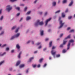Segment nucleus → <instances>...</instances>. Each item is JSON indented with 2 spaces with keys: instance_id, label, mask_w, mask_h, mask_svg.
I'll use <instances>...</instances> for the list:
<instances>
[{
  "instance_id": "nucleus-1",
  "label": "nucleus",
  "mask_w": 75,
  "mask_h": 75,
  "mask_svg": "<svg viewBox=\"0 0 75 75\" xmlns=\"http://www.w3.org/2000/svg\"><path fill=\"white\" fill-rule=\"evenodd\" d=\"M39 24V25H43V24H44V23L42 22H40V20H38L37 21L36 23H35V26H38V25Z\"/></svg>"
},
{
  "instance_id": "nucleus-2",
  "label": "nucleus",
  "mask_w": 75,
  "mask_h": 75,
  "mask_svg": "<svg viewBox=\"0 0 75 75\" xmlns=\"http://www.w3.org/2000/svg\"><path fill=\"white\" fill-rule=\"evenodd\" d=\"M74 40H71L69 41V43L67 45V50H69V46H70V42H74Z\"/></svg>"
},
{
  "instance_id": "nucleus-3",
  "label": "nucleus",
  "mask_w": 75,
  "mask_h": 75,
  "mask_svg": "<svg viewBox=\"0 0 75 75\" xmlns=\"http://www.w3.org/2000/svg\"><path fill=\"white\" fill-rule=\"evenodd\" d=\"M64 23H62V21H59V25H60L59 28H62V27L64 25Z\"/></svg>"
},
{
  "instance_id": "nucleus-4",
  "label": "nucleus",
  "mask_w": 75,
  "mask_h": 75,
  "mask_svg": "<svg viewBox=\"0 0 75 75\" xmlns=\"http://www.w3.org/2000/svg\"><path fill=\"white\" fill-rule=\"evenodd\" d=\"M20 35V33H17L15 35L12 36L11 38V40H13L16 37H18Z\"/></svg>"
},
{
  "instance_id": "nucleus-5",
  "label": "nucleus",
  "mask_w": 75,
  "mask_h": 75,
  "mask_svg": "<svg viewBox=\"0 0 75 75\" xmlns=\"http://www.w3.org/2000/svg\"><path fill=\"white\" fill-rule=\"evenodd\" d=\"M7 8L6 9L8 11H10V10H11L12 9V7H10V5H8L7 6Z\"/></svg>"
},
{
  "instance_id": "nucleus-6",
  "label": "nucleus",
  "mask_w": 75,
  "mask_h": 75,
  "mask_svg": "<svg viewBox=\"0 0 75 75\" xmlns=\"http://www.w3.org/2000/svg\"><path fill=\"white\" fill-rule=\"evenodd\" d=\"M67 42V41H64L63 40V42L62 44H61L60 46V48H62L63 47V45H65V44H66V42Z\"/></svg>"
},
{
  "instance_id": "nucleus-7",
  "label": "nucleus",
  "mask_w": 75,
  "mask_h": 75,
  "mask_svg": "<svg viewBox=\"0 0 75 75\" xmlns=\"http://www.w3.org/2000/svg\"><path fill=\"white\" fill-rule=\"evenodd\" d=\"M51 20V18H50L49 19H48L46 20V21H45V25H47V24H48V22L49 21H50Z\"/></svg>"
},
{
  "instance_id": "nucleus-8",
  "label": "nucleus",
  "mask_w": 75,
  "mask_h": 75,
  "mask_svg": "<svg viewBox=\"0 0 75 75\" xmlns=\"http://www.w3.org/2000/svg\"><path fill=\"white\" fill-rule=\"evenodd\" d=\"M56 52H54V50H52L51 51V53L52 54V55H54H54H55V54H56Z\"/></svg>"
},
{
  "instance_id": "nucleus-9",
  "label": "nucleus",
  "mask_w": 75,
  "mask_h": 75,
  "mask_svg": "<svg viewBox=\"0 0 75 75\" xmlns=\"http://www.w3.org/2000/svg\"><path fill=\"white\" fill-rule=\"evenodd\" d=\"M20 61H18L16 64V66H18V65L20 64Z\"/></svg>"
},
{
  "instance_id": "nucleus-10",
  "label": "nucleus",
  "mask_w": 75,
  "mask_h": 75,
  "mask_svg": "<svg viewBox=\"0 0 75 75\" xmlns=\"http://www.w3.org/2000/svg\"><path fill=\"white\" fill-rule=\"evenodd\" d=\"M16 47L18 49H20V46H19V45L18 44H17L16 45Z\"/></svg>"
},
{
  "instance_id": "nucleus-11",
  "label": "nucleus",
  "mask_w": 75,
  "mask_h": 75,
  "mask_svg": "<svg viewBox=\"0 0 75 75\" xmlns=\"http://www.w3.org/2000/svg\"><path fill=\"white\" fill-rule=\"evenodd\" d=\"M30 19H31V17H30L29 16H28L26 18V20L27 21L28 20H30Z\"/></svg>"
},
{
  "instance_id": "nucleus-12",
  "label": "nucleus",
  "mask_w": 75,
  "mask_h": 75,
  "mask_svg": "<svg viewBox=\"0 0 75 75\" xmlns=\"http://www.w3.org/2000/svg\"><path fill=\"white\" fill-rule=\"evenodd\" d=\"M71 37V35H69L68 36H67L66 38H65V40H67V39H68V38H69Z\"/></svg>"
},
{
  "instance_id": "nucleus-13",
  "label": "nucleus",
  "mask_w": 75,
  "mask_h": 75,
  "mask_svg": "<svg viewBox=\"0 0 75 75\" xmlns=\"http://www.w3.org/2000/svg\"><path fill=\"white\" fill-rule=\"evenodd\" d=\"M21 52L19 54L18 57V58H20V57L21 55Z\"/></svg>"
},
{
  "instance_id": "nucleus-14",
  "label": "nucleus",
  "mask_w": 75,
  "mask_h": 75,
  "mask_svg": "<svg viewBox=\"0 0 75 75\" xmlns=\"http://www.w3.org/2000/svg\"><path fill=\"white\" fill-rule=\"evenodd\" d=\"M53 6H55L56 5V2H53L52 4Z\"/></svg>"
},
{
  "instance_id": "nucleus-15",
  "label": "nucleus",
  "mask_w": 75,
  "mask_h": 75,
  "mask_svg": "<svg viewBox=\"0 0 75 75\" xmlns=\"http://www.w3.org/2000/svg\"><path fill=\"white\" fill-rule=\"evenodd\" d=\"M52 42L51 41L49 43V47H51V46H52Z\"/></svg>"
},
{
  "instance_id": "nucleus-16",
  "label": "nucleus",
  "mask_w": 75,
  "mask_h": 75,
  "mask_svg": "<svg viewBox=\"0 0 75 75\" xmlns=\"http://www.w3.org/2000/svg\"><path fill=\"white\" fill-rule=\"evenodd\" d=\"M42 60H43V59L41 58L39 60V61L40 63H41L42 62Z\"/></svg>"
},
{
  "instance_id": "nucleus-17",
  "label": "nucleus",
  "mask_w": 75,
  "mask_h": 75,
  "mask_svg": "<svg viewBox=\"0 0 75 75\" xmlns=\"http://www.w3.org/2000/svg\"><path fill=\"white\" fill-rule=\"evenodd\" d=\"M40 34L41 35H42L44 34V31L43 30L40 31Z\"/></svg>"
},
{
  "instance_id": "nucleus-18",
  "label": "nucleus",
  "mask_w": 75,
  "mask_h": 75,
  "mask_svg": "<svg viewBox=\"0 0 75 75\" xmlns=\"http://www.w3.org/2000/svg\"><path fill=\"white\" fill-rule=\"evenodd\" d=\"M62 17H65V14L64 13H62Z\"/></svg>"
},
{
  "instance_id": "nucleus-19",
  "label": "nucleus",
  "mask_w": 75,
  "mask_h": 75,
  "mask_svg": "<svg viewBox=\"0 0 75 75\" xmlns=\"http://www.w3.org/2000/svg\"><path fill=\"white\" fill-rule=\"evenodd\" d=\"M72 4H73V1H71L69 5V6H71Z\"/></svg>"
},
{
  "instance_id": "nucleus-20",
  "label": "nucleus",
  "mask_w": 75,
  "mask_h": 75,
  "mask_svg": "<svg viewBox=\"0 0 75 75\" xmlns=\"http://www.w3.org/2000/svg\"><path fill=\"white\" fill-rule=\"evenodd\" d=\"M33 59H34V57H32L30 58L29 60V62H31V61Z\"/></svg>"
},
{
  "instance_id": "nucleus-21",
  "label": "nucleus",
  "mask_w": 75,
  "mask_h": 75,
  "mask_svg": "<svg viewBox=\"0 0 75 75\" xmlns=\"http://www.w3.org/2000/svg\"><path fill=\"white\" fill-rule=\"evenodd\" d=\"M6 54V52H4L2 54H1V53H0V56H3L4 55Z\"/></svg>"
},
{
  "instance_id": "nucleus-22",
  "label": "nucleus",
  "mask_w": 75,
  "mask_h": 75,
  "mask_svg": "<svg viewBox=\"0 0 75 75\" xmlns=\"http://www.w3.org/2000/svg\"><path fill=\"white\" fill-rule=\"evenodd\" d=\"M24 67V64H22L20 66V68H23V67Z\"/></svg>"
},
{
  "instance_id": "nucleus-23",
  "label": "nucleus",
  "mask_w": 75,
  "mask_h": 75,
  "mask_svg": "<svg viewBox=\"0 0 75 75\" xmlns=\"http://www.w3.org/2000/svg\"><path fill=\"white\" fill-rule=\"evenodd\" d=\"M67 0H63V3H67Z\"/></svg>"
},
{
  "instance_id": "nucleus-24",
  "label": "nucleus",
  "mask_w": 75,
  "mask_h": 75,
  "mask_svg": "<svg viewBox=\"0 0 75 75\" xmlns=\"http://www.w3.org/2000/svg\"><path fill=\"white\" fill-rule=\"evenodd\" d=\"M67 52V50L65 49H64L62 51L63 53H65V52Z\"/></svg>"
},
{
  "instance_id": "nucleus-25",
  "label": "nucleus",
  "mask_w": 75,
  "mask_h": 75,
  "mask_svg": "<svg viewBox=\"0 0 75 75\" xmlns=\"http://www.w3.org/2000/svg\"><path fill=\"white\" fill-rule=\"evenodd\" d=\"M60 57V54H57L56 55V57H57V58H58V57Z\"/></svg>"
},
{
  "instance_id": "nucleus-26",
  "label": "nucleus",
  "mask_w": 75,
  "mask_h": 75,
  "mask_svg": "<svg viewBox=\"0 0 75 75\" xmlns=\"http://www.w3.org/2000/svg\"><path fill=\"white\" fill-rule=\"evenodd\" d=\"M30 13H31V11H29L27 12L26 14L27 15V14H30Z\"/></svg>"
},
{
  "instance_id": "nucleus-27",
  "label": "nucleus",
  "mask_w": 75,
  "mask_h": 75,
  "mask_svg": "<svg viewBox=\"0 0 75 75\" xmlns=\"http://www.w3.org/2000/svg\"><path fill=\"white\" fill-rule=\"evenodd\" d=\"M19 28H18L15 31V33H17V32L18 31V30L19 29Z\"/></svg>"
},
{
  "instance_id": "nucleus-28",
  "label": "nucleus",
  "mask_w": 75,
  "mask_h": 75,
  "mask_svg": "<svg viewBox=\"0 0 75 75\" xmlns=\"http://www.w3.org/2000/svg\"><path fill=\"white\" fill-rule=\"evenodd\" d=\"M16 28V26H15L13 27V28H11V30H14V29H15Z\"/></svg>"
},
{
  "instance_id": "nucleus-29",
  "label": "nucleus",
  "mask_w": 75,
  "mask_h": 75,
  "mask_svg": "<svg viewBox=\"0 0 75 75\" xmlns=\"http://www.w3.org/2000/svg\"><path fill=\"white\" fill-rule=\"evenodd\" d=\"M4 61H1V62H0V65H1V64H3V63H4Z\"/></svg>"
},
{
  "instance_id": "nucleus-30",
  "label": "nucleus",
  "mask_w": 75,
  "mask_h": 75,
  "mask_svg": "<svg viewBox=\"0 0 75 75\" xmlns=\"http://www.w3.org/2000/svg\"><path fill=\"white\" fill-rule=\"evenodd\" d=\"M32 66L33 68H35L37 67V65L36 64L33 65Z\"/></svg>"
},
{
  "instance_id": "nucleus-31",
  "label": "nucleus",
  "mask_w": 75,
  "mask_h": 75,
  "mask_svg": "<svg viewBox=\"0 0 75 75\" xmlns=\"http://www.w3.org/2000/svg\"><path fill=\"white\" fill-rule=\"evenodd\" d=\"M10 49V48L9 47H6V51H8Z\"/></svg>"
},
{
  "instance_id": "nucleus-32",
  "label": "nucleus",
  "mask_w": 75,
  "mask_h": 75,
  "mask_svg": "<svg viewBox=\"0 0 75 75\" xmlns=\"http://www.w3.org/2000/svg\"><path fill=\"white\" fill-rule=\"evenodd\" d=\"M16 10H20V7H17L16 8Z\"/></svg>"
},
{
  "instance_id": "nucleus-33",
  "label": "nucleus",
  "mask_w": 75,
  "mask_h": 75,
  "mask_svg": "<svg viewBox=\"0 0 75 75\" xmlns=\"http://www.w3.org/2000/svg\"><path fill=\"white\" fill-rule=\"evenodd\" d=\"M59 12H60V10H59L58 11H57L56 12H55V14L57 13H59Z\"/></svg>"
},
{
  "instance_id": "nucleus-34",
  "label": "nucleus",
  "mask_w": 75,
  "mask_h": 75,
  "mask_svg": "<svg viewBox=\"0 0 75 75\" xmlns=\"http://www.w3.org/2000/svg\"><path fill=\"white\" fill-rule=\"evenodd\" d=\"M3 16H2L0 18V20H3Z\"/></svg>"
},
{
  "instance_id": "nucleus-35",
  "label": "nucleus",
  "mask_w": 75,
  "mask_h": 75,
  "mask_svg": "<svg viewBox=\"0 0 75 75\" xmlns=\"http://www.w3.org/2000/svg\"><path fill=\"white\" fill-rule=\"evenodd\" d=\"M71 18H72V16H69L68 17V18L69 20H70V19H71Z\"/></svg>"
},
{
  "instance_id": "nucleus-36",
  "label": "nucleus",
  "mask_w": 75,
  "mask_h": 75,
  "mask_svg": "<svg viewBox=\"0 0 75 75\" xmlns=\"http://www.w3.org/2000/svg\"><path fill=\"white\" fill-rule=\"evenodd\" d=\"M11 1V2H14V1H17V0H10Z\"/></svg>"
},
{
  "instance_id": "nucleus-37",
  "label": "nucleus",
  "mask_w": 75,
  "mask_h": 75,
  "mask_svg": "<svg viewBox=\"0 0 75 75\" xmlns=\"http://www.w3.org/2000/svg\"><path fill=\"white\" fill-rule=\"evenodd\" d=\"M74 30H72L69 31V33H72V32H74Z\"/></svg>"
},
{
  "instance_id": "nucleus-38",
  "label": "nucleus",
  "mask_w": 75,
  "mask_h": 75,
  "mask_svg": "<svg viewBox=\"0 0 75 75\" xmlns=\"http://www.w3.org/2000/svg\"><path fill=\"white\" fill-rule=\"evenodd\" d=\"M27 7H25L24 8V11H26V10H27Z\"/></svg>"
},
{
  "instance_id": "nucleus-39",
  "label": "nucleus",
  "mask_w": 75,
  "mask_h": 75,
  "mask_svg": "<svg viewBox=\"0 0 75 75\" xmlns=\"http://www.w3.org/2000/svg\"><path fill=\"white\" fill-rule=\"evenodd\" d=\"M41 44V42H38L36 44L37 45H39L40 44Z\"/></svg>"
},
{
  "instance_id": "nucleus-40",
  "label": "nucleus",
  "mask_w": 75,
  "mask_h": 75,
  "mask_svg": "<svg viewBox=\"0 0 75 75\" xmlns=\"http://www.w3.org/2000/svg\"><path fill=\"white\" fill-rule=\"evenodd\" d=\"M3 34H4V32L3 31L0 34V35H1Z\"/></svg>"
},
{
  "instance_id": "nucleus-41",
  "label": "nucleus",
  "mask_w": 75,
  "mask_h": 75,
  "mask_svg": "<svg viewBox=\"0 0 75 75\" xmlns=\"http://www.w3.org/2000/svg\"><path fill=\"white\" fill-rule=\"evenodd\" d=\"M40 64H39L37 65V67L38 68H40Z\"/></svg>"
},
{
  "instance_id": "nucleus-42",
  "label": "nucleus",
  "mask_w": 75,
  "mask_h": 75,
  "mask_svg": "<svg viewBox=\"0 0 75 75\" xmlns=\"http://www.w3.org/2000/svg\"><path fill=\"white\" fill-rule=\"evenodd\" d=\"M47 66V64H45L43 65V67H45Z\"/></svg>"
},
{
  "instance_id": "nucleus-43",
  "label": "nucleus",
  "mask_w": 75,
  "mask_h": 75,
  "mask_svg": "<svg viewBox=\"0 0 75 75\" xmlns=\"http://www.w3.org/2000/svg\"><path fill=\"white\" fill-rule=\"evenodd\" d=\"M38 48H39V49H40V48H41V45H40L38 47Z\"/></svg>"
},
{
  "instance_id": "nucleus-44",
  "label": "nucleus",
  "mask_w": 75,
  "mask_h": 75,
  "mask_svg": "<svg viewBox=\"0 0 75 75\" xmlns=\"http://www.w3.org/2000/svg\"><path fill=\"white\" fill-rule=\"evenodd\" d=\"M55 47L53 46L52 48V50H54V49H55Z\"/></svg>"
},
{
  "instance_id": "nucleus-45",
  "label": "nucleus",
  "mask_w": 75,
  "mask_h": 75,
  "mask_svg": "<svg viewBox=\"0 0 75 75\" xmlns=\"http://www.w3.org/2000/svg\"><path fill=\"white\" fill-rule=\"evenodd\" d=\"M20 13H18L17 14V15H16V16H19V15H20Z\"/></svg>"
},
{
  "instance_id": "nucleus-46",
  "label": "nucleus",
  "mask_w": 75,
  "mask_h": 75,
  "mask_svg": "<svg viewBox=\"0 0 75 75\" xmlns=\"http://www.w3.org/2000/svg\"><path fill=\"white\" fill-rule=\"evenodd\" d=\"M28 69H27L26 71V74H27V73H28Z\"/></svg>"
},
{
  "instance_id": "nucleus-47",
  "label": "nucleus",
  "mask_w": 75,
  "mask_h": 75,
  "mask_svg": "<svg viewBox=\"0 0 75 75\" xmlns=\"http://www.w3.org/2000/svg\"><path fill=\"white\" fill-rule=\"evenodd\" d=\"M68 11V9H67L66 10V11H65V13H67V12Z\"/></svg>"
},
{
  "instance_id": "nucleus-48",
  "label": "nucleus",
  "mask_w": 75,
  "mask_h": 75,
  "mask_svg": "<svg viewBox=\"0 0 75 75\" xmlns=\"http://www.w3.org/2000/svg\"><path fill=\"white\" fill-rule=\"evenodd\" d=\"M62 35H63V34H62L60 35V37H62Z\"/></svg>"
},
{
  "instance_id": "nucleus-49",
  "label": "nucleus",
  "mask_w": 75,
  "mask_h": 75,
  "mask_svg": "<svg viewBox=\"0 0 75 75\" xmlns=\"http://www.w3.org/2000/svg\"><path fill=\"white\" fill-rule=\"evenodd\" d=\"M37 0H35L34 1V3H36V2H37Z\"/></svg>"
},
{
  "instance_id": "nucleus-50",
  "label": "nucleus",
  "mask_w": 75,
  "mask_h": 75,
  "mask_svg": "<svg viewBox=\"0 0 75 75\" xmlns=\"http://www.w3.org/2000/svg\"><path fill=\"white\" fill-rule=\"evenodd\" d=\"M5 46H6V44H5L2 46V47H5Z\"/></svg>"
},
{
  "instance_id": "nucleus-51",
  "label": "nucleus",
  "mask_w": 75,
  "mask_h": 75,
  "mask_svg": "<svg viewBox=\"0 0 75 75\" xmlns=\"http://www.w3.org/2000/svg\"><path fill=\"white\" fill-rule=\"evenodd\" d=\"M14 50H12L11 51V52L12 53L14 52Z\"/></svg>"
},
{
  "instance_id": "nucleus-52",
  "label": "nucleus",
  "mask_w": 75,
  "mask_h": 75,
  "mask_svg": "<svg viewBox=\"0 0 75 75\" xmlns=\"http://www.w3.org/2000/svg\"><path fill=\"white\" fill-rule=\"evenodd\" d=\"M49 39H48V38H46L45 39V41H48V40Z\"/></svg>"
},
{
  "instance_id": "nucleus-53",
  "label": "nucleus",
  "mask_w": 75,
  "mask_h": 75,
  "mask_svg": "<svg viewBox=\"0 0 75 75\" xmlns=\"http://www.w3.org/2000/svg\"><path fill=\"white\" fill-rule=\"evenodd\" d=\"M30 41H28L27 42V44H28L29 43H30Z\"/></svg>"
},
{
  "instance_id": "nucleus-54",
  "label": "nucleus",
  "mask_w": 75,
  "mask_h": 75,
  "mask_svg": "<svg viewBox=\"0 0 75 75\" xmlns=\"http://www.w3.org/2000/svg\"><path fill=\"white\" fill-rule=\"evenodd\" d=\"M37 52V51H36L34 52V54H36Z\"/></svg>"
},
{
  "instance_id": "nucleus-55",
  "label": "nucleus",
  "mask_w": 75,
  "mask_h": 75,
  "mask_svg": "<svg viewBox=\"0 0 75 75\" xmlns=\"http://www.w3.org/2000/svg\"><path fill=\"white\" fill-rule=\"evenodd\" d=\"M47 14V12H46L45 13V15L46 16Z\"/></svg>"
},
{
  "instance_id": "nucleus-56",
  "label": "nucleus",
  "mask_w": 75,
  "mask_h": 75,
  "mask_svg": "<svg viewBox=\"0 0 75 75\" xmlns=\"http://www.w3.org/2000/svg\"><path fill=\"white\" fill-rule=\"evenodd\" d=\"M12 68H10V69H9V70L10 71H12Z\"/></svg>"
},
{
  "instance_id": "nucleus-57",
  "label": "nucleus",
  "mask_w": 75,
  "mask_h": 75,
  "mask_svg": "<svg viewBox=\"0 0 75 75\" xmlns=\"http://www.w3.org/2000/svg\"><path fill=\"white\" fill-rule=\"evenodd\" d=\"M70 27H69L67 29V30H69V29H70Z\"/></svg>"
},
{
  "instance_id": "nucleus-58",
  "label": "nucleus",
  "mask_w": 75,
  "mask_h": 75,
  "mask_svg": "<svg viewBox=\"0 0 75 75\" xmlns=\"http://www.w3.org/2000/svg\"><path fill=\"white\" fill-rule=\"evenodd\" d=\"M20 6H24V4H21Z\"/></svg>"
},
{
  "instance_id": "nucleus-59",
  "label": "nucleus",
  "mask_w": 75,
  "mask_h": 75,
  "mask_svg": "<svg viewBox=\"0 0 75 75\" xmlns=\"http://www.w3.org/2000/svg\"><path fill=\"white\" fill-rule=\"evenodd\" d=\"M49 59H50V60H51V57H49Z\"/></svg>"
},
{
  "instance_id": "nucleus-60",
  "label": "nucleus",
  "mask_w": 75,
  "mask_h": 75,
  "mask_svg": "<svg viewBox=\"0 0 75 75\" xmlns=\"http://www.w3.org/2000/svg\"><path fill=\"white\" fill-rule=\"evenodd\" d=\"M47 50V49L46 48H45L44 49L43 51H45V50Z\"/></svg>"
},
{
  "instance_id": "nucleus-61",
  "label": "nucleus",
  "mask_w": 75,
  "mask_h": 75,
  "mask_svg": "<svg viewBox=\"0 0 75 75\" xmlns=\"http://www.w3.org/2000/svg\"><path fill=\"white\" fill-rule=\"evenodd\" d=\"M48 32H50L51 31V29H49L48 31Z\"/></svg>"
},
{
  "instance_id": "nucleus-62",
  "label": "nucleus",
  "mask_w": 75,
  "mask_h": 75,
  "mask_svg": "<svg viewBox=\"0 0 75 75\" xmlns=\"http://www.w3.org/2000/svg\"><path fill=\"white\" fill-rule=\"evenodd\" d=\"M22 20H23V18H21V20H20V21H21Z\"/></svg>"
},
{
  "instance_id": "nucleus-63",
  "label": "nucleus",
  "mask_w": 75,
  "mask_h": 75,
  "mask_svg": "<svg viewBox=\"0 0 75 75\" xmlns=\"http://www.w3.org/2000/svg\"><path fill=\"white\" fill-rule=\"evenodd\" d=\"M61 18L60 17H59V20L60 21L61 20Z\"/></svg>"
},
{
  "instance_id": "nucleus-64",
  "label": "nucleus",
  "mask_w": 75,
  "mask_h": 75,
  "mask_svg": "<svg viewBox=\"0 0 75 75\" xmlns=\"http://www.w3.org/2000/svg\"><path fill=\"white\" fill-rule=\"evenodd\" d=\"M42 12H40V14L41 15L42 14Z\"/></svg>"
}]
</instances>
